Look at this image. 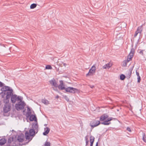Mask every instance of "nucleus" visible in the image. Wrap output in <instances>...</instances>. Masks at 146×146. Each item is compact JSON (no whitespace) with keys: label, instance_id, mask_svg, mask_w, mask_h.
Listing matches in <instances>:
<instances>
[{"label":"nucleus","instance_id":"obj_1","mask_svg":"<svg viewBox=\"0 0 146 146\" xmlns=\"http://www.w3.org/2000/svg\"><path fill=\"white\" fill-rule=\"evenodd\" d=\"M1 90L2 91L1 93L2 97L6 98L4 100V103H8L10 97L11 102L13 104H15L17 100L18 101V97L15 94L13 95V90L10 87L5 86L2 88Z\"/></svg>","mask_w":146,"mask_h":146},{"label":"nucleus","instance_id":"obj_2","mask_svg":"<svg viewBox=\"0 0 146 146\" xmlns=\"http://www.w3.org/2000/svg\"><path fill=\"white\" fill-rule=\"evenodd\" d=\"M22 100L21 96H18V101L19 102L15 105V108L18 111L23 109L26 105V104L24 101H22Z\"/></svg>","mask_w":146,"mask_h":146},{"label":"nucleus","instance_id":"obj_3","mask_svg":"<svg viewBox=\"0 0 146 146\" xmlns=\"http://www.w3.org/2000/svg\"><path fill=\"white\" fill-rule=\"evenodd\" d=\"M96 68L95 65H93L90 69L89 72L86 74V76H92L95 72Z\"/></svg>","mask_w":146,"mask_h":146},{"label":"nucleus","instance_id":"obj_4","mask_svg":"<svg viewBox=\"0 0 146 146\" xmlns=\"http://www.w3.org/2000/svg\"><path fill=\"white\" fill-rule=\"evenodd\" d=\"M66 92H70L72 93H75L78 91V90L76 88L72 87H68L65 88L64 89Z\"/></svg>","mask_w":146,"mask_h":146},{"label":"nucleus","instance_id":"obj_5","mask_svg":"<svg viewBox=\"0 0 146 146\" xmlns=\"http://www.w3.org/2000/svg\"><path fill=\"white\" fill-rule=\"evenodd\" d=\"M11 106L8 103H6L4 106L3 108L4 112L7 113L11 109Z\"/></svg>","mask_w":146,"mask_h":146},{"label":"nucleus","instance_id":"obj_6","mask_svg":"<svg viewBox=\"0 0 146 146\" xmlns=\"http://www.w3.org/2000/svg\"><path fill=\"white\" fill-rule=\"evenodd\" d=\"M60 84L58 85V87L59 90H62L65 89V85L64 84L63 81L62 80H60L59 81Z\"/></svg>","mask_w":146,"mask_h":146},{"label":"nucleus","instance_id":"obj_7","mask_svg":"<svg viewBox=\"0 0 146 146\" xmlns=\"http://www.w3.org/2000/svg\"><path fill=\"white\" fill-rule=\"evenodd\" d=\"M112 119V117H111L108 118L107 120L104 122L101 123V124L105 125H108L111 123L110 122V121H111Z\"/></svg>","mask_w":146,"mask_h":146},{"label":"nucleus","instance_id":"obj_8","mask_svg":"<svg viewBox=\"0 0 146 146\" xmlns=\"http://www.w3.org/2000/svg\"><path fill=\"white\" fill-rule=\"evenodd\" d=\"M25 139V136L23 134H21L18 135L17 141V142L19 141L20 142H23Z\"/></svg>","mask_w":146,"mask_h":146},{"label":"nucleus","instance_id":"obj_9","mask_svg":"<svg viewBox=\"0 0 146 146\" xmlns=\"http://www.w3.org/2000/svg\"><path fill=\"white\" fill-rule=\"evenodd\" d=\"M100 124V121L97 120H95L92 123L91 126L92 127H96Z\"/></svg>","mask_w":146,"mask_h":146},{"label":"nucleus","instance_id":"obj_10","mask_svg":"<svg viewBox=\"0 0 146 146\" xmlns=\"http://www.w3.org/2000/svg\"><path fill=\"white\" fill-rule=\"evenodd\" d=\"M142 31V26H140L137 29V30L135 32V34L134 35V37H136L138 34L139 33H141Z\"/></svg>","mask_w":146,"mask_h":146},{"label":"nucleus","instance_id":"obj_11","mask_svg":"<svg viewBox=\"0 0 146 146\" xmlns=\"http://www.w3.org/2000/svg\"><path fill=\"white\" fill-rule=\"evenodd\" d=\"M49 82L52 86H54L55 87H58V85L56 80L54 79L52 80L49 81Z\"/></svg>","mask_w":146,"mask_h":146},{"label":"nucleus","instance_id":"obj_12","mask_svg":"<svg viewBox=\"0 0 146 146\" xmlns=\"http://www.w3.org/2000/svg\"><path fill=\"white\" fill-rule=\"evenodd\" d=\"M12 141L10 144V146H16L18 145L17 141L15 138L13 137Z\"/></svg>","mask_w":146,"mask_h":146},{"label":"nucleus","instance_id":"obj_13","mask_svg":"<svg viewBox=\"0 0 146 146\" xmlns=\"http://www.w3.org/2000/svg\"><path fill=\"white\" fill-rule=\"evenodd\" d=\"M112 63L110 62L103 66L102 67V68L103 69H105L107 68L109 69L112 66Z\"/></svg>","mask_w":146,"mask_h":146},{"label":"nucleus","instance_id":"obj_14","mask_svg":"<svg viewBox=\"0 0 146 146\" xmlns=\"http://www.w3.org/2000/svg\"><path fill=\"white\" fill-rule=\"evenodd\" d=\"M29 120L31 121H37V118L35 115H31L29 117Z\"/></svg>","mask_w":146,"mask_h":146},{"label":"nucleus","instance_id":"obj_15","mask_svg":"<svg viewBox=\"0 0 146 146\" xmlns=\"http://www.w3.org/2000/svg\"><path fill=\"white\" fill-rule=\"evenodd\" d=\"M108 115L106 114H104L102 115L100 117V121H104L106 119L108 118Z\"/></svg>","mask_w":146,"mask_h":146},{"label":"nucleus","instance_id":"obj_16","mask_svg":"<svg viewBox=\"0 0 146 146\" xmlns=\"http://www.w3.org/2000/svg\"><path fill=\"white\" fill-rule=\"evenodd\" d=\"M45 131L43 133V134L44 135H46L49 132L50 129L48 127H46L44 129Z\"/></svg>","mask_w":146,"mask_h":146},{"label":"nucleus","instance_id":"obj_17","mask_svg":"<svg viewBox=\"0 0 146 146\" xmlns=\"http://www.w3.org/2000/svg\"><path fill=\"white\" fill-rule=\"evenodd\" d=\"M7 141L6 139L4 138H2L0 139V145H4Z\"/></svg>","mask_w":146,"mask_h":146},{"label":"nucleus","instance_id":"obj_18","mask_svg":"<svg viewBox=\"0 0 146 146\" xmlns=\"http://www.w3.org/2000/svg\"><path fill=\"white\" fill-rule=\"evenodd\" d=\"M27 110L28 112L26 114V117L27 118H28L31 114V112L30 108H27Z\"/></svg>","mask_w":146,"mask_h":146},{"label":"nucleus","instance_id":"obj_19","mask_svg":"<svg viewBox=\"0 0 146 146\" xmlns=\"http://www.w3.org/2000/svg\"><path fill=\"white\" fill-rule=\"evenodd\" d=\"M29 134L30 136H32L35 134V131L33 129H31L29 131Z\"/></svg>","mask_w":146,"mask_h":146},{"label":"nucleus","instance_id":"obj_20","mask_svg":"<svg viewBox=\"0 0 146 146\" xmlns=\"http://www.w3.org/2000/svg\"><path fill=\"white\" fill-rule=\"evenodd\" d=\"M13 137H10L7 140V144L9 146H10V144H11V142L12 141L13 139Z\"/></svg>","mask_w":146,"mask_h":146},{"label":"nucleus","instance_id":"obj_21","mask_svg":"<svg viewBox=\"0 0 146 146\" xmlns=\"http://www.w3.org/2000/svg\"><path fill=\"white\" fill-rule=\"evenodd\" d=\"M25 135L26 139H30V135H29V134L28 131H26Z\"/></svg>","mask_w":146,"mask_h":146},{"label":"nucleus","instance_id":"obj_22","mask_svg":"<svg viewBox=\"0 0 146 146\" xmlns=\"http://www.w3.org/2000/svg\"><path fill=\"white\" fill-rule=\"evenodd\" d=\"M143 140L144 142L146 143V137L145 133H143Z\"/></svg>","mask_w":146,"mask_h":146},{"label":"nucleus","instance_id":"obj_23","mask_svg":"<svg viewBox=\"0 0 146 146\" xmlns=\"http://www.w3.org/2000/svg\"><path fill=\"white\" fill-rule=\"evenodd\" d=\"M36 4L35 3L32 4L30 6V8L31 9H33L35 8L36 6Z\"/></svg>","mask_w":146,"mask_h":146},{"label":"nucleus","instance_id":"obj_24","mask_svg":"<svg viewBox=\"0 0 146 146\" xmlns=\"http://www.w3.org/2000/svg\"><path fill=\"white\" fill-rule=\"evenodd\" d=\"M42 102L44 104H49L48 101L46 100H42Z\"/></svg>","mask_w":146,"mask_h":146},{"label":"nucleus","instance_id":"obj_25","mask_svg":"<svg viewBox=\"0 0 146 146\" xmlns=\"http://www.w3.org/2000/svg\"><path fill=\"white\" fill-rule=\"evenodd\" d=\"M125 78V76L123 74H121L120 76V79L121 80H124Z\"/></svg>","mask_w":146,"mask_h":146},{"label":"nucleus","instance_id":"obj_26","mask_svg":"<svg viewBox=\"0 0 146 146\" xmlns=\"http://www.w3.org/2000/svg\"><path fill=\"white\" fill-rule=\"evenodd\" d=\"M94 139L95 138L94 137L91 136L90 137V142H94Z\"/></svg>","mask_w":146,"mask_h":146},{"label":"nucleus","instance_id":"obj_27","mask_svg":"<svg viewBox=\"0 0 146 146\" xmlns=\"http://www.w3.org/2000/svg\"><path fill=\"white\" fill-rule=\"evenodd\" d=\"M45 68L46 69H51L52 68L50 65H47L46 66Z\"/></svg>","mask_w":146,"mask_h":146},{"label":"nucleus","instance_id":"obj_28","mask_svg":"<svg viewBox=\"0 0 146 146\" xmlns=\"http://www.w3.org/2000/svg\"><path fill=\"white\" fill-rule=\"evenodd\" d=\"M127 61L124 60L122 63V65L124 66H127Z\"/></svg>","mask_w":146,"mask_h":146},{"label":"nucleus","instance_id":"obj_29","mask_svg":"<svg viewBox=\"0 0 146 146\" xmlns=\"http://www.w3.org/2000/svg\"><path fill=\"white\" fill-rule=\"evenodd\" d=\"M50 143L49 142L46 141L44 144V146H50Z\"/></svg>","mask_w":146,"mask_h":146},{"label":"nucleus","instance_id":"obj_30","mask_svg":"<svg viewBox=\"0 0 146 146\" xmlns=\"http://www.w3.org/2000/svg\"><path fill=\"white\" fill-rule=\"evenodd\" d=\"M133 70V68H131L129 69V76H131L132 74V71Z\"/></svg>","mask_w":146,"mask_h":146},{"label":"nucleus","instance_id":"obj_31","mask_svg":"<svg viewBox=\"0 0 146 146\" xmlns=\"http://www.w3.org/2000/svg\"><path fill=\"white\" fill-rule=\"evenodd\" d=\"M134 54L130 53L128 57L132 58Z\"/></svg>","mask_w":146,"mask_h":146},{"label":"nucleus","instance_id":"obj_32","mask_svg":"<svg viewBox=\"0 0 146 146\" xmlns=\"http://www.w3.org/2000/svg\"><path fill=\"white\" fill-rule=\"evenodd\" d=\"M64 98L66 100L67 102L69 101V99L68 97L66 96H64Z\"/></svg>","mask_w":146,"mask_h":146},{"label":"nucleus","instance_id":"obj_33","mask_svg":"<svg viewBox=\"0 0 146 146\" xmlns=\"http://www.w3.org/2000/svg\"><path fill=\"white\" fill-rule=\"evenodd\" d=\"M4 84L2 83L0 81V87H2L3 88V87H4L5 86H4Z\"/></svg>","mask_w":146,"mask_h":146},{"label":"nucleus","instance_id":"obj_34","mask_svg":"<svg viewBox=\"0 0 146 146\" xmlns=\"http://www.w3.org/2000/svg\"><path fill=\"white\" fill-rule=\"evenodd\" d=\"M88 135H86L85 138V139L86 141H89L88 140Z\"/></svg>","mask_w":146,"mask_h":146},{"label":"nucleus","instance_id":"obj_35","mask_svg":"<svg viewBox=\"0 0 146 146\" xmlns=\"http://www.w3.org/2000/svg\"><path fill=\"white\" fill-rule=\"evenodd\" d=\"M134 49L132 48L131 49V51L130 53L134 54Z\"/></svg>","mask_w":146,"mask_h":146},{"label":"nucleus","instance_id":"obj_36","mask_svg":"<svg viewBox=\"0 0 146 146\" xmlns=\"http://www.w3.org/2000/svg\"><path fill=\"white\" fill-rule=\"evenodd\" d=\"M129 57H128V58L127 60V63L130 60H131L132 58H129Z\"/></svg>","mask_w":146,"mask_h":146},{"label":"nucleus","instance_id":"obj_37","mask_svg":"<svg viewBox=\"0 0 146 146\" xmlns=\"http://www.w3.org/2000/svg\"><path fill=\"white\" fill-rule=\"evenodd\" d=\"M137 79H138V80H137L138 82H140V80H141V78L140 76H139V77H138Z\"/></svg>","mask_w":146,"mask_h":146},{"label":"nucleus","instance_id":"obj_38","mask_svg":"<svg viewBox=\"0 0 146 146\" xmlns=\"http://www.w3.org/2000/svg\"><path fill=\"white\" fill-rule=\"evenodd\" d=\"M127 130L129 132H131V129L129 127H127Z\"/></svg>","mask_w":146,"mask_h":146},{"label":"nucleus","instance_id":"obj_39","mask_svg":"<svg viewBox=\"0 0 146 146\" xmlns=\"http://www.w3.org/2000/svg\"><path fill=\"white\" fill-rule=\"evenodd\" d=\"M34 126H35V128H37L38 127V125L37 123H36Z\"/></svg>","mask_w":146,"mask_h":146},{"label":"nucleus","instance_id":"obj_40","mask_svg":"<svg viewBox=\"0 0 146 146\" xmlns=\"http://www.w3.org/2000/svg\"><path fill=\"white\" fill-rule=\"evenodd\" d=\"M139 53L140 54H142V55H143V50H141L139 52Z\"/></svg>","mask_w":146,"mask_h":146},{"label":"nucleus","instance_id":"obj_41","mask_svg":"<svg viewBox=\"0 0 146 146\" xmlns=\"http://www.w3.org/2000/svg\"><path fill=\"white\" fill-rule=\"evenodd\" d=\"M136 74L137 77H139V76H140L139 75V72L136 71Z\"/></svg>","mask_w":146,"mask_h":146},{"label":"nucleus","instance_id":"obj_42","mask_svg":"<svg viewBox=\"0 0 146 146\" xmlns=\"http://www.w3.org/2000/svg\"><path fill=\"white\" fill-rule=\"evenodd\" d=\"M88 143L89 141H86V146H87V145H88Z\"/></svg>","mask_w":146,"mask_h":146},{"label":"nucleus","instance_id":"obj_43","mask_svg":"<svg viewBox=\"0 0 146 146\" xmlns=\"http://www.w3.org/2000/svg\"><path fill=\"white\" fill-rule=\"evenodd\" d=\"M62 63L63 64V66H64L66 67V66L67 64H66L65 63L62 62Z\"/></svg>","mask_w":146,"mask_h":146},{"label":"nucleus","instance_id":"obj_44","mask_svg":"<svg viewBox=\"0 0 146 146\" xmlns=\"http://www.w3.org/2000/svg\"><path fill=\"white\" fill-rule=\"evenodd\" d=\"M59 96L58 95H57V96H56V99H58V98H59Z\"/></svg>","mask_w":146,"mask_h":146},{"label":"nucleus","instance_id":"obj_45","mask_svg":"<svg viewBox=\"0 0 146 146\" xmlns=\"http://www.w3.org/2000/svg\"><path fill=\"white\" fill-rule=\"evenodd\" d=\"M90 145H93L94 142H90Z\"/></svg>","mask_w":146,"mask_h":146},{"label":"nucleus","instance_id":"obj_46","mask_svg":"<svg viewBox=\"0 0 146 146\" xmlns=\"http://www.w3.org/2000/svg\"><path fill=\"white\" fill-rule=\"evenodd\" d=\"M90 87L92 88H93L94 87V86H92L91 85H90Z\"/></svg>","mask_w":146,"mask_h":146},{"label":"nucleus","instance_id":"obj_47","mask_svg":"<svg viewBox=\"0 0 146 146\" xmlns=\"http://www.w3.org/2000/svg\"><path fill=\"white\" fill-rule=\"evenodd\" d=\"M96 146H98V142H97L96 143Z\"/></svg>","mask_w":146,"mask_h":146},{"label":"nucleus","instance_id":"obj_48","mask_svg":"<svg viewBox=\"0 0 146 146\" xmlns=\"http://www.w3.org/2000/svg\"><path fill=\"white\" fill-rule=\"evenodd\" d=\"M53 89L55 91H57V89H54V88H53Z\"/></svg>","mask_w":146,"mask_h":146},{"label":"nucleus","instance_id":"obj_49","mask_svg":"<svg viewBox=\"0 0 146 146\" xmlns=\"http://www.w3.org/2000/svg\"><path fill=\"white\" fill-rule=\"evenodd\" d=\"M90 146H93V145H90Z\"/></svg>","mask_w":146,"mask_h":146},{"label":"nucleus","instance_id":"obj_50","mask_svg":"<svg viewBox=\"0 0 146 146\" xmlns=\"http://www.w3.org/2000/svg\"><path fill=\"white\" fill-rule=\"evenodd\" d=\"M32 126H33V128H34L33 125Z\"/></svg>","mask_w":146,"mask_h":146},{"label":"nucleus","instance_id":"obj_51","mask_svg":"<svg viewBox=\"0 0 146 146\" xmlns=\"http://www.w3.org/2000/svg\"><path fill=\"white\" fill-rule=\"evenodd\" d=\"M87 146H88V145H87Z\"/></svg>","mask_w":146,"mask_h":146}]
</instances>
